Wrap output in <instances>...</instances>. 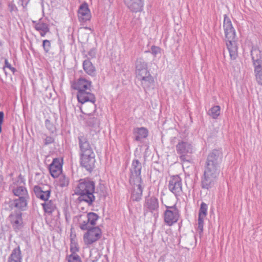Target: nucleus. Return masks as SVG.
I'll use <instances>...</instances> for the list:
<instances>
[{
    "label": "nucleus",
    "instance_id": "nucleus-1",
    "mask_svg": "<svg viewBox=\"0 0 262 262\" xmlns=\"http://www.w3.org/2000/svg\"><path fill=\"white\" fill-rule=\"evenodd\" d=\"M72 86L74 89L78 90L77 97L78 102L81 103L90 102V106L91 110H94L96 107L95 103L96 98L91 93V82L81 78L74 83Z\"/></svg>",
    "mask_w": 262,
    "mask_h": 262
},
{
    "label": "nucleus",
    "instance_id": "nucleus-2",
    "mask_svg": "<svg viewBox=\"0 0 262 262\" xmlns=\"http://www.w3.org/2000/svg\"><path fill=\"white\" fill-rule=\"evenodd\" d=\"M223 27L225 34L226 46L231 59H235L237 56V47L235 41V31L230 18L224 15Z\"/></svg>",
    "mask_w": 262,
    "mask_h": 262
},
{
    "label": "nucleus",
    "instance_id": "nucleus-3",
    "mask_svg": "<svg viewBox=\"0 0 262 262\" xmlns=\"http://www.w3.org/2000/svg\"><path fill=\"white\" fill-rule=\"evenodd\" d=\"M94 190L95 183L93 181L81 180L75 188V193L79 195L78 200L80 201H84L90 205L95 200Z\"/></svg>",
    "mask_w": 262,
    "mask_h": 262
},
{
    "label": "nucleus",
    "instance_id": "nucleus-4",
    "mask_svg": "<svg viewBox=\"0 0 262 262\" xmlns=\"http://www.w3.org/2000/svg\"><path fill=\"white\" fill-rule=\"evenodd\" d=\"M176 148L177 152L183 164L191 162V155L194 151V148L191 143L187 141H181L177 144Z\"/></svg>",
    "mask_w": 262,
    "mask_h": 262
},
{
    "label": "nucleus",
    "instance_id": "nucleus-5",
    "mask_svg": "<svg viewBox=\"0 0 262 262\" xmlns=\"http://www.w3.org/2000/svg\"><path fill=\"white\" fill-rule=\"evenodd\" d=\"M251 57L256 81L259 84L262 85V51L257 47H252Z\"/></svg>",
    "mask_w": 262,
    "mask_h": 262
},
{
    "label": "nucleus",
    "instance_id": "nucleus-6",
    "mask_svg": "<svg viewBox=\"0 0 262 262\" xmlns=\"http://www.w3.org/2000/svg\"><path fill=\"white\" fill-rule=\"evenodd\" d=\"M96 108L92 110L90 108V110L87 109V105H84L82 107V113L84 114V120L88 126L97 130L99 128L100 119L98 115L93 114Z\"/></svg>",
    "mask_w": 262,
    "mask_h": 262
},
{
    "label": "nucleus",
    "instance_id": "nucleus-7",
    "mask_svg": "<svg viewBox=\"0 0 262 262\" xmlns=\"http://www.w3.org/2000/svg\"><path fill=\"white\" fill-rule=\"evenodd\" d=\"M136 77L141 81L144 90H147L154 86V80L149 72L146 69L136 72Z\"/></svg>",
    "mask_w": 262,
    "mask_h": 262
},
{
    "label": "nucleus",
    "instance_id": "nucleus-8",
    "mask_svg": "<svg viewBox=\"0 0 262 262\" xmlns=\"http://www.w3.org/2000/svg\"><path fill=\"white\" fill-rule=\"evenodd\" d=\"M87 230L83 235V241L86 245L93 244L101 236V230L98 227H93Z\"/></svg>",
    "mask_w": 262,
    "mask_h": 262
},
{
    "label": "nucleus",
    "instance_id": "nucleus-9",
    "mask_svg": "<svg viewBox=\"0 0 262 262\" xmlns=\"http://www.w3.org/2000/svg\"><path fill=\"white\" fill-rule=\"evenodd\" d=\"M168 188L176 197L180 196L182 193L181 178L178 175L171 177L169 181Z\"/></svg>",
    "mask_w": 262,
    "mask_h": 262
},
{
    "label": "nucleus",
    "instance_id": "nucleus-10",
    "mask_svg": "<svg viewBox=\"0 0 262 262\" xmlns=\"http://www.w3.org/2000/svg\"><path fill=\"white\" fill-rule=\"evenodd\" d=\"M167 209L164 212V221L168 225L171 226L176 223L179 217V211L176 206H166Z\"/></svg>",
    "mask_w": 262,
    "mask_h": 262
},
{
    "label": "nucleus",
    "instance_id": "nucleus-11",
    "mask_svg": "<svg viewBox=\"0 0 262 262\" xmlns=\"http://www.w3.org/2000/svg\"><path fill=\"white\" fill-rule=\"evenodd\" d=\"M141 163L138 160H134L130 168L129 182H139L142 181L141 177Z\"/></svg>",
    "mask_w": 262,
    "mask_h": 262
},
{
    "label": "nucleus",
    "instance_id": "nucleus-12",
    "mask_svg": "<svg viewBox=\"0 0 262 262\" xmlns=\"http://www.w3.org/2000/svg\"><path fill=\"white\" fill-rule=\"evenodd\" d=\"M95 161L94 153L80 156V164L81 166L89 172H91L94 169Z\"/></svg>",
    "mask_w": 262,
    "mask_h": 262
},
{
    "label": "nucleus",
    "instance_id": "nucleus-13",
    "mask_svg": "<svg viewBox=\"0 0 262 262\" xmlns=\"http://www.w3.org/2000/svg\"><path fill=\"white\" fill-rule=\"evenodd\" d=\"M130 184L132 185V190L131 193V199L133 201H139L142 196L143 192V182L142 181H140L139 182H129Z\"/></svg>",
    "mask_w": 262,
    "mask_h": 262
},
{
    "label": "nucleus",
    "instance_id": "nucleus-14",
    "mask_svg": "<svg viewBox=\"0 0 262 262\" xmlns=\"http://www.w3.org/2000/svg\"><path fill=\"white\" fill-rule=\"evenodd\" d=\"M36 197L43 201H48L51 195V188L49 186H35L33 188Z\"/></svg>",
    "mask_w": 262,
    "mask_h": 262
},
{
    "label": "nucleus",
    "instance_id": "nucleus-15",
    "mask_svg": "<svg viewBox=\"0 0 262 262\" xmlns=\"http://www.w3.org/2000/svg\"><path fill=\"white\" fill-rule=\"evenodd\" d=\"M78 17L80 23H85L90 20L91 14L86 3H83L80 6L78 11Z\"/></svg>",
    "mask_w": 262,
    "mask_h": 262
},
{
    "label": "nucleus",
    "instance_id": "nucleus-16",
    "mask_svg": "<svg viewBox=\"0 0 262 262\" xmlns=\"http://www.w3.org/2000/svg\"><path fill=\"white\" fill-rule=\"evenodd\" d=\"M218 177L204 172L201 179L202 187L209 189L214 186Z\"/></svg>",
    "mask_w": 262,
    "mask_h": 262
},
{
    "label": "nucleus",
    "instance_id": "nucleus-17",
    "mask_svg": "<svg viewBox=\"0 0 262 262\" xmlns=\"http://www.w3.org/2000/svg\"><path fill=\"white\" fill-rule=\"evenodd\" d=\"M80 156L94 153L87 138L84 136L78 137Z\"/></svg>",
    "mask_w": 262,
    "mask_h": 262
},
{
    "label": "nucleus",
    "instance_id": "nucleus-18",
    "mask_svg": "<svg viewBox=\"0 0 262 262\" xmlns=\"http://www.w3.org/2000/svg\"><path fill=\"white\" fill-rule=\"evenodd\" d=\"M126 6L133 12H140L143 9V0H124Z\"/></svg>",
    "mask_w": 262,
    "mask_h": 262
},
{
    "label": "nucleus",
    "instance_id": "nucleus-19",
    "mask_svg": "<svg viewBox=\"0 0 262 262\" xmlns=\"http://www.w3.org/2000/svg\"><path fill=\"white\" fill-rule=\"evenodd\" d=\"M222 152L219 150H213L209 154L206 163L220 166L222 161Z\"/></svg>",
    "mask_w": 262,
    "mask_h": 262
},
{
    "label": "nucleus",
    "instance_id": "nucleus-20",
    "mask_svg": "<svg viewBox=\"0 0 262 262\" xmlns=\"http://www.w3.org/2000/svg\"><path fill=\"white\" fill-rule=\"evenodd\" d=\"M51 175L53 178H57L62 172V165L58 159L53 160L49 167Z\"/></svg>",
    "mask_w": 262,
    "mask_h": 262
},
{
    "label": "nucleus",
    "instance_id": "nucleus-21",
    "mask_svg": "<svg viewBox=\"0 0 262 262\" xmlns=\"http://www.w3.org/2000/svg\"><path fill=\"white\" fill-rule=\"evenodd\" d=\"M207 209L208 206L207 204L202 202L199 210L198 219V229L200 232H202L203 230L204 220L207 214Z\"/></svg>",
    "mask_w": 262,
    "mask_h": 262
},
{
    "label": "nucleus",
    "instance_id": "nucleus-22",
    "mask_svg": "<svg viewBox=\"0 0 262 262\" xmlns=\"http://www.w3.org/2000/svg\"><path fill=\"white\" fill-rule=\"evenodd\" d=\"M144 207L146 209L148 210L150 212L158 210L159 208L158 199L154 196L146 198Z\"/></svg>",
    "mask_w": 262,
    "mask_h": 262
},
{
    "label": "nucleus",
    "instance_id": "nucleus-23",
    "mask_svg": "<svg viewBox=\"0 0 262 262\" xmlns=\"http://www.w3.org/2000/svg\"><path fill=\"white\" fill-rule=\"evenodd\" d=\"M11 189L15 196L19 197H29L28 191L23 185H18L14 183L11 186Z\"/></svg>",
    "mask_w": 262,
    "mask_h": 262
},
{
    "label": "nucleus",
    "instance_id": "nucleus-24",
    "mask_svg": "<svg viewBox=\"0 0 262 262\" xmlns=\"http://www.w3.org/2000/svg\"><path fill=\"white\" fill-rule=\"evenodd\" d=\"M10 220L15 230H18L22 227L23 221L21 214L15 213L10 215Z\"/></svg>",
    "mask_w": 262,
    "mask_h": 262
},
{
    "label": "nucleus",
    "instance_id": "nucleus-25",
    "mask_svg": "<svg viewBox=\"0 0 262 262\" xmlns=\"http://www.w3.org/2000/svg\"><path fill=\"white\" fill-rule=\"evenodd\" d=\"M134 134L136 141H141L148 136V131L147 128L143 127H137L134 129Z\"/></svg>",
    "mask_w": 262,
    "mask_h": 262
},
{
    "label": "nucleus",
    "instance_id": "nucleus-26",
    "mask_svg": "<svg viewBox=\"0 0 262 262\" xmlns=\"http://www.w3.org/2000/svg\"><path fill=\"white\" fill-rule=\"evenodd\" d=\"M79 224L80 228L82 230H88L92 228L85 213L79 215Z\"/></svg>",
    "mask_w": 262,
    "mask_h": 262
},
{
    "label": "nucleus",
    "instance_id": "nucleus-27",
    "mask_svg": "<svg viewBox=\"0 0 262 262\" xmlns=\"http://www.w3.org/2000/svg\"><path fill=\"white\" fill-rule=\"evenodd\" d=\"M22 257L19 247L14 249L8 258V262H21Z\"/></svg>",
    "mask_w": 262,
    "mask_h": 262
},
{
    "label": "nucleus",
    "instance_id": "nucleus-28",
    "mask_svg": "<svg viewBox=\"0 0 262 262\" xmlns=\"http://www.w3.org/2000/svg\"><path fill=\"white\" fill-rule=\"evenodd\" d=\"M220 171V166L212 165V164H208L206 163L204 172L218 177Z\"/></svg>",
    "mask_w": 262,
    "mask_h": 262
},
{
    "label": "nucleus",
    "instance_id": "nucleus-29",
    "mask_svg": "<svg viewBox=\"0 0 262 262\" xmlns=\"http://www.w3.org/2000/svg\"><path fill=\"white\" fill-rule=\"evenodd\" d=\"M34 28L37 31L39 32L41 36H44L50 31L48 24L42 21L36 23Z\"/></svg>",
    "mask_w": 262,
    "mask_h": 262
},
{
    "label": "nucleus",
    "instance_id": "nucleus-30",
    "mask_svg": "<svg viewBox=\"0 0 262 262\" xmlns=\"http://www.w3.org/2000/svg\"><path fill=\"white\" fill-rule=\"evenodd\" d=\"M83 68L89 75L94 76L96 73L95 68L89 60H85L83 62Z\"/></svg>",
    "mask_w": 262,
    "mask_h": 262
},
{
    "label": "nucleus",
    "instance_id": "nucleus-31",
    "mask_svg": "<svg viewBox=\"0 0 262 262\" xmlns=\"http://www.w3.org/2000/svg\"><path fill=\"white\" fill-rule=\"evenodd\" d=\"M29 197H19L18 199H15L13 201L12 205H14L17 208L23 209L27 206V200Z\"/></svg>",
    "mask_w": 262,
    "mask_h": 262
},
{
    "label": "nucleus",
    "instance_id": "nucleus-32",
    "mask_svg": "<svg viewBox=\"0 0 262 262\" xmlns=\"http://www.w3.org/2000/svg\"><path fill=\"white\" fill-rule=\"evenodd\" d=\"M46 202L43 203H42L41 205L43 207L44 211L46 213H52L56 209V205L54 203V202L50 201H45Z\"/></svg>",
    "mask_w": 262,
    "mask_h": 262
},
{
    "label": "nucleus",
    "instance_id": "nucleus-33",
    "mask_svg": "<svg viewBox=\"0 0 262 262\" xmlns=\"http://www.w3.org/2000/svg\"><path fill=\"white\" fill-rule=\"evenodd\" d=\"M208 114L213 119H216L220 114V107L219 105L212 107L209 110Z\"/></svg>",
    "mask_w": 262,
    "mask_h": 262
},
{
    "label": "nucleus",
    "instance_id": "nucleus-34",
    "mask_svg": "<svg viewBox=\"0 0 262 262\" xmlns=\"http://www.w3.org/2000/svg\"><path fill=\"white\" fill-rule=\"evenodd\" d=\"M147 64L143 59L140 58L137 60L136 62V72L146 69Z\"/></svg>",
    "mask_w": 262,
    "mask_h": 262
},
{
    "label": "nucleus",
    "instance_id": "nucleus-35",
    "mask_svg": "<svg viewBox=\"0 0 262 262\" xmlns=\"http://www.w3.org/2000/svg\"><path fill=\"white\" fill-rule=\"evenodd\" d=\"M85 214L87 215L90 225H91V226L95 225L98 219V215L94 212H90L89 213H85Z\"/></svg>",
    "mask_w": 262,
    "mask_h": 262
},
{
    "label": "nucleus",
    "instance_id": "nucleus-36",
    "mask_svg": "<svg viewBox=\"0 0 262 262\" xmlns=\"http://www.w3.org/2000/svg\"><path fill=\"white\" fill-rule=\"evenodd\" d=\"M69 179L64 175H61L59 178L58 185L61 187H64L69 185Z\"/></svg>",
    "mask_w": 262,
    "mask_h": 262
},
{
    "label": "nucleus",
    "instance_id": "nucleus-37",
    "mask_svg": "<svg viewBox=\"0 0 262 262\" xmlns=\"http://www.w3.org/2000/svg\"><path fill=\"white\" fill-rule=\"evenodd\" d=\"M68 262H81V261L77 254H72L68 257Z\"/></svg>",
    "mask_w": 262,
    "mask_h": 262
},
{
    "label": "nucleus",
    "instance_id": "nucleus-38",
    "mask_svg": "<svg viewBox=\"0 0 262 262\" xmlns=\"http://www.w3.org/2000/svg\"><path fill=\"white\" fill-rule=\"evenodd\" d=\"M45 124L46 127L50 130V132L53 133L55 131V126L49 120H46Z\"/></svg>",
    "mask_w": 262,
    "mask_h": 262
},
{
    "label": "nucleus",
    "instance_id": "nucleus-39",
    "mask_svg": "<svg viewBox=\"0 0 262 262\" xmlns=\"http://www.w3.org/2000/svg\"><path fill=\"white\" fill-rule=\"evenodd\" d=\"M42 46L46 52H49L51 48L50 41L47 39L44 40L43 41Z\"/></svg>",
    "mask_w": 262,
    "mask_h": 262
},
{
    "label": "nucleus",
    "instance_id": "nucleus-40",
    "mask_svg": "<svg viewBox=\"0 0 262 262\" xmlns=\"http://www.w3.org/2000/svg\"><path fill=\"white\" fill-rule=\"evenodd\" d=\"M151 51L152 54L156 56L157 54L161 53V49L157 46H152L151 48Z\"/></svg>",
    "mask_w": 262,
    "mask_h": 262
},
{
    "label": "nucleus",
    "instance_id": "nucleus-41",
    "mask_svg": "<svg viewBox=\"0 0 262 262\" xmlns=\"http://www.w3.org/2000/svg\"><path fill=\"white\" fill-rule=\"evenodd\" d=\"M54 139L51 137H47L44 140V144L45 145H48L51 144L54 142Z\"/></svg>",
    "mask_w": 262,
    "mask_h": 262
},
{
    "label": "nucleus",
    "instance_id": "nucleus-42",
    "mask_svg": "<svg viewBox=\"0 0 262 262\" xmlns=\"http://www.w3.org/2000/svg\"><path fill=\"white\" fill-rule=\"evenodd\" d=\"M85 30H89L90 31V32L92 31V30L90 28H89V27H81L79 29V31H78V32H79V36L82 34L84 32V31Z\"/></svg>",
    "mask_w": 262,
    "mask_h": 262
},
{
    "label": "nucleus",
    "instance_id": "nucleus-43",
    "mask_svg": "<svg viewBox=\"0 0 262 262\" xmlns=\"http://www.w3.org/2000/svg\"><path fill=\"white\" fill-rule=\"evenodd\" d=\"M4 114L3 112H0V133L2 132V125L3 122Z\"/></svg>",
    "mask_w": 262,
    "mask_h": 262
},
{
    "label": "nucleus",
    "instance_id": "nucleus-44",
    "mask_svg": "<svg viewBox=\"0 0 262 262\" xmlns=\"http://www.w3.org/2000/svg\"><path fill=\"white\" fill-rule=\"evenodd\" d=\"M88 55L90 57L94 58L96 55V49H91L90 51H89Z\"/></svg>",
    "mask_w": 262,
    "mask_h": 262
},
{
    "label": "nucleus",
    "instance_id": "nucleus-45",
    "mask_svg": "<svg viewBox=\"0 0 262 262\" xmlns=\"http://www.w3.org/2000/svg\"><path fill=\"white\" fill-rule=\"evenodd\" d=\"M71 251L72 252V254H75V253L78 251V248L76 246L74 247H71Z\"/></svg>",
    "mask_w": 262,
    "mask_h": 262
},
{
    "label": "nucleus",
    "instance_id": "nucleus-46",
    "mask_svg": "<svg viewBox=\"0 0 262 262\" xmlns=\"http://www.w3.org/2000/svg\"><path fill=\"white\" fill-rule=\"evenodd\" d=\"M82 104H83V105L81 107V110L82 112V107L84 105H87V109L89 111L90 110V102H84V103H82Z\"/></svg>",
    "mask_w": 262,
    "mask_h": 262
},
{
    "label": "nucleus",
    "instance_id": "nucleus-47",
    "mask_svg": "<svg viewBox=\"0 0 262 262\" xmlns=\"http://www.w3.org/2000/svg\"><path fill=\"white\" fill-rule=\"evenodd\" d=\"M5 64H6V66L7 67V68H9V69H12V70H14V68H12L11 67V65L10 64H9L7 61V60H5Z\"/></svg>",
    "mask_w": 262,
    "mask_h": 262
},
{
    "label": "nucleus",
    "instance_id": "nucleus-48",
    "mask_svg": "<svg viewBox=\"0 0 262 262\" xmlns=\"http://www.w3.org/2000/svg\"><path fill=\"white\" fill-rule=\"evenodd\" d=\"M22 2V5H25L26 6L27 5V4L29 3V0H20Z\"/></svg>",
    "mask_w": 262,
    "mask_h": 262
}]
</instances>
